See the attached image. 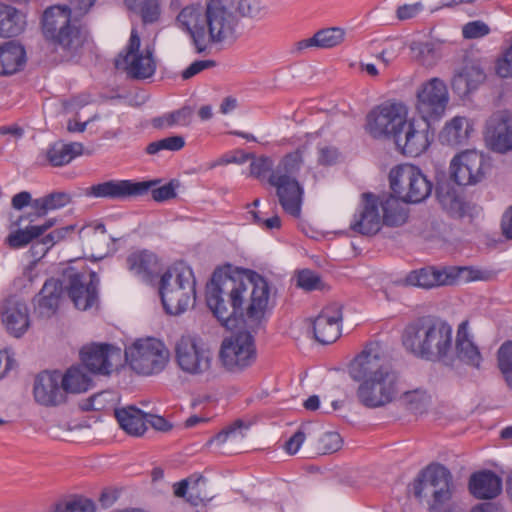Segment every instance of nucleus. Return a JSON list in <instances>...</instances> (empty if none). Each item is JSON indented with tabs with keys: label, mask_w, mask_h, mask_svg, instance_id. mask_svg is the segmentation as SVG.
Instances as JSON below:
<instances>
[{
	"label": "nucleus",
	"mask_w": 512,
	"mask_h": 512,
	"mask_svg": "<svg viewBox=\"0 0 512 512\" xmlns=\"http://www.w3.org/2000/svg\"><path fill=\"white\" fill-rule=\"evenodd\" d=\"M455 282L452 271L426 267L411 271L405 278L407 285L424 289H431L438 286L450 285Z\"/></svg>",
	"instance_id": "a878e982"
},
{
	"label": "nucleus",
	"mask_w": 512,
	"mask_h": 512,
	"mask_svg": "<svg viewBox=\"0 0 512 512\" xmlns=\"http://www.w3.org/2000/svg\"><path fill=\"white\" fill-rule=\"evenodd\" d=\"M403 402L415 412L425 411L431 403V395L422 388L407 391L402 395Z\"/></svg>",
	"instance_id": "a18cd8bd"
},
{
	"label": "nucleus",
	"mask_w": 512,
	"mask_h": 512,
	"mask_svg": "<svg viewBox=\"0 0 512 512\" xmlns=\"http://www.w3.org/2000/svg\"><path fill=\"white\" fill-rule=\"evenodd\" d=\"M452 333V327L446 322L426 316L405 327L402 343L418 358L446 362L452 350Z\"/></svg>",
	"instance_id": "39448f33"
},
{
	"label": "nucleus",
	"mask_w": 512,
	"mask_h": 512,
	"mask_svg": "<svg viewBox=\"0 0 512 512\" xmlns=\"http://www.w3.org/2000/svg\"><path fill=\"white\" fill-rule=\"evenodd\" d=\"M495 69L497 75L502 78L512 77V43L497 59Z\"/></svg>",
	"instance_id": "13d9d810"
},
{
	"label": "nucleus",
	"mask_w": 512,
	"mask_h": 512,
	"mask_svg": "<svg viewBox=\"0 0 512 512\" xmlns=\"http://www.w3.org/2000/svg\"><path fill=\"white\" fill-rule=\"evenodd\" d=\"M400 198L393 195L378 196L379 208L382 211L383 224L397 227L403 225L407 220V214L401 205Z\"/></svg>",
	"instance_id": "f704fd0d"
},
{
	"label": "nucleus",
	"mask_w": 512,
	"mask_h": 512,
	"mask_svg": "<svg viewBox=\"0 0 512 512\" xmlns=\"http://www.w3.org/2000/svg\"><path fill=\"white\" fill-rule=\"evenodd\" d=\"M473 132L472 122L464 116H455L441 130L439 139L442 144L457 147L466 145Z\"/></svg>",
	"instance_id": "cd10ccee"
},
{
	"label": "nucleus",
	"mask_w": 512,
	"mask_h": 512,
	"mask_svg": "<svg viewBox=\"0 0 512 512\" xmlns=\"http://www.w3.org/2000/svg\"><path fill=\"white\" fill-rule=\"evenodd\" d=\"M302 165L303 156L300 150L286 154L276 166L268 156L253 157L250 163V175L274 187L283 210L295 218L301 214L304 194L297 179Z\"/></svg>",
	"instance_id": "20e7f679"
},
{
	"label": "nucleus",
	"mask_w": 512,
	"mask_h": 512,
	"mask_svg": "<svg viewBox=\"0 0 512 512\" xmlns=\"http://www.w3.org/2000/svg\"><path fill=\"white\" fill-rule=\"evenodd\" d=\"M85 366H73L65 374H61V384L66 393L78 394L86 392L92 385V379Z\"/></svg>",
	"instance_id": "e433bc0d"
},
{
	"label": "nucleus",
	"mask_w": 512,
	"mask_h": 512,
	"mask_svg": "<svg viewBox=\"0 0 512 512\" xmlns=\"http://www.w3.org/2000/svg\"><path fill=\"white\" fill-rule=\"evenodd\" d=\"M51 512H95V505L89 499L75 497L56 503Z\"/></svg>",
	"instance_id": "49530a36"
},
{
	"label": "nucleus",
	"mask_w": 512,
	"mask_h": 512,
	"mask_svg": "<svg viewBox=\"0 0 512 512\" xmlns=\"http://www.w3.org/2000/svg\"><path fill=\"white\" fill-rule=\"evenodd\" d=\"M42 32L46 40L63 51L75 54L87 41V31L73 17L66 4L48 7L42 16Z\"/></svg>",
	"instance_id": "423d86ee"
},
{
	"label": "nucleus",
	"mask_w": 512,
	"mask_h": 512,
	"mask_svg": "<svg viewBox=\"0 0 512 512\" xmlns=\"http://www.w3.org/2000/svg\"><path fill=\"white\" fill-rule=\"evenodd\" d=\"M192 114L193 109L189 106H184L179 110L154 119L153 125L156 128H169L175 125L187 126L191 121Z\"/></svg>",
	"instance_id": "a19ab883"
},
{
	"label": "nucleus",
	"mask_w": 512,
	"mask_h": 512,
	"mask_svg": "<svg viewBox=\"0 0 512 512\" xmlns=\"http://www.w3.org/2000/svg\"><path fill=\"white\" fill-rule=\"evenodd\" d=\"M431 121L421 119L405 120L402 128L396 134L394 142L402 154L416 157L422 154L430 145L429 127Z\"/></svg>",
	"instance_id": "f3484780"
},
{
	"label": "nucleus",
	"mask_w": 512,
	"mask_h": 512,
	"mask_svg": "<svg viewBox=\"0 0 512 512\" xmlns=\"http://www.w3.org/2000/svg\"><path fill=\"white\" fill-rule=\"evenodd\" d=\"M404 46L400 40H393L386 44L375 57L387 68L400 54Z\"/></svg>",
	"instance_id": "5fc2aeb1"
},
{
	"label": "nucleus",
	"mask_w": 512,
	"mask_h": 512,
	"mask_svg": "<svg viewBox=\"0 0 512 512\" xmlns=\"http://www.w3.org/2000/svg\"><path fill=\"white\" fill-rule=\"evenodd\" d=\"M250 158V155L244 154L242 152H236L234 155H225L218 159L217 161L210 164L209 168L212 169L218 165H227L231 163L242 164L245 163Z\"/></svg>",
	"instance_id": "338daca9"
},
{
	"label": "nucleus",
	"mask_w": 512,
	"mask_h": 512,
	"mask_svg": "<svg viewBox=\"0 0 512 512\" xmlns=\"http://www.w3.org/2000/svg\"><path fill=\"white\" fill-rule=\"evenodd\" d=\"M297 285L306 291L320 289L321 279L311 270H303L297 276Z\"/></svg>",
	"instance_id": "052dcab7"
},
{
	"label": "nucleus",
	"mask_w": 512,
	"mask_h": 512,
	"mask_svg": "<svg viewBox=\"0 0 512 512\" xmlns=\"http://www.w3.org/2000/svg\"><path fill=\"white\" fill-rule=\"evenodd\" d=\"M497 362L507 387L512 390V341H506L499 347Z\"/></svg>",
	"instance_id": "37998d69"
},
{
	"label": "nucleus",
	"mask_w": 512,
	"mask_h": 512,
	"mask_svg": "<svg viewBox=\"0 0 512 512\" xmlns=\"http://www.w3.org/2000/svg\"><path fill=\"white\" fill-rule=\"evenodd\" d=\"M236 12V18H250L259 20L267 16L271 9L265 2H228Z\"/></svg>",
	"instance_id": "ea45409f"
},
{
	"label": "nucleus",
	"mask_w": 512,
	"mask_h": 512,
	"mask_svg": "<svg viewBox=\"0 0 512 512\" xmlns=\"http://www.w3.org/2000/svg\"><path fill=\"white\" fill-rule=\"evenodd\" d=\"M485 80V73L477 65H466L453 79V86L463 93L477 88Z\"/></svg>",
	"instance_id": "58836bf2"
},
{
	"label": "nucleus",
	"mask_w": 512,
	"mask_h": 512,
	"mask_svg": "<svg viewBox=\"0 0 512 512\" xmlns=\"http://www.w3.org/2000/svg\"><path fill=\"white\" fill-rule=\"evenodd\" d=\"M175 196V186L171 182L152 190V198L158 202L172 199Z\"/></svg>",
	"instance_id": "69168bd1"
},
{
	"label": "nucleus",
	"mask_w": 512,
	"mask_h": 512,
	"mask_svg": "<svg viewBox=\"0 0 512 512\" xmlns=\"http://www.w3.org/2000/svg\"><path fill=\"white\" fill-rule=\"evenodd\" d=\"M305 428L306 426L302 425L286 442L285 448L290 455L296 454L303 444L306 437Z\"/></svg>",
	"instance_id": "e2e57ef3"
},
{
	"label": "nucleus",
	"mask_w": 512,
	"mask_h": 512,
	"mask_svg": "<svg viewBox=\"0 0 512 512\" xmlns=\"http://www.w3.org/2000/svg\"><path fill=\"white\" fill-rule=\"evenodd\" d=\"M345 38V31L338 27L322 29L314 34L316 47L329 49L340 45Z\"/></svg>",
	"instance_id": "c03bdc74"
},
{
	"label": "nucleus",
	"mask_w": 512,
	"mask_h": 512,
	"mask_svg": "<svg viewBox=\"0 0 512 512\" xmlns=\"http://www.w3.org/2000/svg\"><path fill=\"white\" fill-rule=\"evenodd\" d=\"M25 16L11 5L0 2V37H15L25 28Z\"/></svg>",
	"instance_id": "72a5a7b5"
},
{
	"label": "nucleus",
	"mask_w": 512,
	"mask_h": 512,
	"mask_svg": "<svg viewBox=\"0 0 512 512\" xmlns=\"http://www.w3.org/2000/svg\"><path fill=\"white\" fill-rule=\"evenodd\" d=\"M456 352L460 361L474 368H480L482 361L481 353L478 347L468 337L465 324H462L457 332Z\"/></svg>",
	"instance_id": "c9c22d12"
},
{
	"label": "nucleus",
	"mask_w": 512,
	"mask_h": 512,
	"mask_svg": "<svg viewBox=\"0 0 512 512\" xmlns=\"http://www.w3.org/2000/svg\"><path fill=\"white\" fill-rule=\"evenodd\" d=\"M436 195L443 209L448 212H458L461 209L462 201L457 190L448 183L439 184Z\"/></svg>",
	"instance_id": "79ce46f5"
},
{
	"label": "nucleus",
	"mask_w": 512,
	"mask_h": 512,
	"mask_svg": "<svg viewBox=\"0 0 512 512\" xmlns=\"http://www.w3.org/2000/svg\"><path fill=\"white\" fill-rule=\"evenodd\" d=\"M453 272V275L455 276L456 280H462L465 282L470 281H485L488 280L490 277V274L486 271L472 268V267H460L456 271L451 270Z\"/></svg>",
	"instance_id": "6e6d98bb"
},
{
	"label": "nucleus",
	"mask_w": 512,
	"mask_h": 512,
	"mask_svg": "<svg viewBox=\"0 0 512 512\" xmlns=\"http://www.w3.org/2000/svg\"><path fill=\"white\" fill-rule=\"evenodd\" d=\"M215 61L213 60H198L190 64L183 72H182V78L183 79H190L196 74L200 73L201 71L214 67Z\"/></svg>",
	"instance_id": "0e129e2a"
},
{
	"label": "nucleus",
	"mask_w": 512,
	"mask_h": 512,
	"mask_svg": "<svg viewBox=\"0 0 512 512\" xmlns=\"http://www.w3.org/2000/svg\"><path fill=\"white\" fill-rule=\"evenodd\" d=\"M158 265L156 255L147 250L134 251L126 258L129 272L142 281H149Z\"/></svg>",
	"instance_id": "c756f323"
},
{
	"label": "nucleus",
	"mask_w": 512,
	"mask_h": 512,
	"mask_svg": "<svg viewBox=\"0 0 512 512\" xmlns=\"http://www.w3.org/2000/svg\"><path fill=\"white\" fill-rule=\"evenodd\" d=\"M448 102V88L440 78L434 77L425 81L417 91L416 108L426 121L440 120L445 114Z\"/></svg>",
	"instance_id": "4468645a"
},
{
	"label": "nucleus",
	"mask_w": 512,
	"mask_h": 512,
	"mask_svg": "<svg viewBox=\"0 0 512 512\" xmlns=\"http://www.w3.org/2000/svg\"><path fill=\"white\" fill-rule=\"evenodd\" d=\"M424 11V6L421 2H405L396 9V16L399 20L405 21L417 17Z\"/></svg>",
	"instance_id": "680f3d73"
},
{
	"label": "nucleus",
	"mask_w": 512,
	"mask_h": 512,
	"mask_svg": "<svg viewBox=\"0 0 512 512\" xmlns=\"http://www.w3.org/2000/svg\"><path fill=\"white\" fill-rule=\"evenodd\" d=\"M342 306L331 303L325 306L313 322L315 339L321 344L335 342L340 336Z\"/></svg>",
	"instance_id": "b1692460"
},
{
	"label": "nucleus",
	"mask_w": 512,
	"mask_h": 512,
	"mask_svg": "<svg viewBox=\"0 0 512 512\" xmlns=\"http://www.w3.org/2000/svg\"><path fill=\"white\" fill-rule=\"evenodd\" d=\"M342 446V438L337 432H325L318 440V450L323 454L334 453Z\"/></svg>",
	"instance_id": "864d4df0"
},
{
	"label": "nucleus",
	"mask_w": 512,
	"mask_h": 512,
	"mask_svg": "<svg viewBox=\"0 0 512 512\" xmlns=\"http://www.w3.org/2000/svg\"><path fill=\"white\" fill-rule=\"evenodd\" d=\"M206 302L224 326L237 314L243 315L244 310L248 319L259 321L270 308V286L256 273L244 279L238 273L218 269L206 286Z\"/></svg>",
	"instance_id": "f257e3e1"
},
{
	"label": "nucleus",
	"mask_w": 512,
	"mask_h": 512,
	"mask_svg": "<svg viewBox=\"0 0 512 512\" xmlns=\"http://www.w3.org/2000/svg\"><path fill=\"white\" fill-rule=\"evenodd\" d=\"M24 48L13 41L0 46V75H12L25 64Z\"/></svg>",
	"instance_id": "2f4dec72"
},
{
	"label": "nucleus",
	"mask_w": 512,
	"mask_h": 512,
	"mask_svg": "<svg viewBox=\"0 0 512 512\" xmlns=\"http://www.w3.org/2000/svg\"><path fill=\"white\" fill-rule=\"evenodd\" d=\"M151 186L152 183L147 181L109 180L86 188L85 195L94 198L125 200L146 194Z\"/></svg>",
	"instance_id": "6ab92c4d"
},
{
	"label": "nucleus",
	"mask_w": 512,
	"mask_h": 512,
	"mask_svg": "<svg viewBox=\"0 0 512 512\" xmlns=\"http://www.w3.org/2000/svg\"><path fill=\"white\" fill-rule=\"evenodd\" d=\"M98 285L99 277L93 271L79 273L69 268L64 273L63 287L79 310L86 311L97 303Z\"/></svg>",
	"instance_id": "2eb2a0df"
},
{
	"label": "nucleus",
	"mask_w": 512,
	"mask_h": 512,
	"mask_svg": "<svg viewBox=\"0 0 512 512\" xmlns=\"http://www.w3.org/2000/svg\"><path fill=\"white\" fill-rule=\"evenodd\" d=\"M227 3L192 2L178 14L177 23L189 33L197 53L233 38L238 20L234 7Z\"/></svg>",
	"instance_id": "7ed1b4c3"
},
{
	"label": "nucleus",
	"mask_w": 512,
	"mask_h": 512,
	"mask_svg": "<svg viewBox=\"0 0 512 512\" xmlns=\"http://www.w3.org/2000/svg\"><path fill=\"white\" fill-rule=\"evenodd\" d=\"M159 292L167 313L180 315L187 311L196 299L192 269L184 263H176L169 267L161 276Z\"/></svg>",
	"instance_id": "0eeeda50"
},
{
	"label": "nucleus",
	"mask_w": 512,
	"mask_h": 512,
	"mask_svg": "<svg viewBox=\"0 0 512 512\" xmlns=\"http://www.w3.org/2000/svg\"><path fill=\"white\" fill-rule=\"evenodd\" d=\"M486 159L475 150H467L456 155L450 163V176L458 185H473L485 175Z\"/></svg>",
	"instance_id": "a211bd4d"
},
{
	"label": "nucleus",
	"mask_w": 512,
	"mask_h": 512,
	"mask_svg": "<svg viewBox=\"0 0 512 512\" xmlns=\"http://www.w3.org/2000/svg\"><path fill=\"white\" fill-rule=\"evenodd\" d=\"M247 429L248 426L243 421L237 420L232 425H230L229 427L218 433L216 436H214L212 439H210L208 443L223 444L229 438L242 439L245 436L244 431H246Z\"/></svg>",
	"instance_id": "3c124183"
},
{
	"label": "nucleus",
	"mask_w": 512,
	"mask_h": 512,
	"mask_svg": "<svg viewBox=\"0 0 512 512\" xmlns=\"http://www.w3.org/2000/svg\"><path fill=\"white\" fill-rule=\"evenodd\" d=\"M115 417L120 427L130 435L140 436L146 429V414L135 406L115 410Z\"/></svg>",
	"instance_id": "473e14b6"
},
{
	"label": "nucleus",
	"mask_w": 512,
	"mask_h": 512,
	"mask_svg": "<svg viewBox=\"0 0 512 512\" xmlns=\"http://www.w3.org/2000/svg\"><path fill=\"white\" fill-rule=\"evenodd\" d=\"M84 147L79 142H56L47 150V160L52 166L58 167L70 163L74 158L83 154Z\"/></svg>",
	"instance_id": "4c0bfd02"
},
{
	"label": "nucleus",
	"mask_w": 512,
	"mask_h": 512,
	"mask_svg": "<svg viewBox=\"0 0 512 512\" xmlns=\"http://www.w3.org/2000/svg\"><path fill=\"white\" fill-rule=\"evenodd\" d=\"M125 359L135 373L150 376L164 370L169 360V351L159 340L139 339L126 347Z\"/></svg>",
	"instance_id": "9d476101"
},
{
	"label": "nucleus",
	"mask_w": 512,
	"mask_h": 512,
	"mask_svg": "<svg viewBox=\"0 0 512 512\" xmlns=\"http://www.w3.org/2000/svg\"><path fill=\"white\" fill-rule=\"evenodd\" d=\"M175 361L180 370L192 377L214 380L217 365L212 350L197 336L183 335L175 344Z\"/></svg>",
	"instance_id": "1a4fd4ad"
},
{
	"label": "nucleus",
	"mask_w": 512,
	"mask_h": 512,
	"mask_svg": "<svg viewBox=\"0 0 512 512\" xmlns=\"http://www.w3.org/2000/svg\"><path fill=\"white\" fill-rule=\"evenodd\" d=\"M63 290V285L56 279H48L36 300V309L40 316H52L59 305V300Z\"/></svg>",
	"instance_id": "7c9ffc66"
},
{
	"label": "nucleus",
	"mask_w": 512,
	"mask_h": 512,
	"mask_svg": "<svg viewBox=\"0 0 512 512\" xmlns=\"http://www.w3.org/2000/svg\"><path fill=\"white\" fill-rule=\"evenodd\" d=\"M71 202V196L65 192H53L44 197L33 200L32 211L19 218V222L26 219L30 223L45 216L49 211L65 207Z\"/></svg>",
	"instance_id": "c85d7f7f"
},
{
	"label": "nucleus",
	"mask_w": 512,
	"mask_h": 512,
	"mask_svg": "<svg viewBox=\"0 0 512 512\" xmlns=\"http://www.w3.org/2000/svg\"><path fill=\"white\" fill-rule=\"evenodd\" d=\"M487 138L496 152L505 153L512 150V115H493L487 125Z\"/></svg>",
	"instance_id": "393cba45"
},
{
	"label": "nucleus",
	"mask_w": 512,
	"mask_h": 512,
	"mask_svg": "<svg viewBox=\"0 0 512 512\" xmlns=\"http://www.w3.org/2000/svg\"><path fill=\"white\" fill-rule=\"evenodd\" d=\"M129 10L138 13L144 23H153L160 16L158 2H130Z\"/></svg>",
	"instance_id": "8fccbe9b"
},
{
	"label": "nucleus",
	"mask_w": 512,
	"mask_h": 512,
	"mask_svg": "<svg viewBox=\"0 0 512 512\" xmlns=\"http://www.w3.org/2000/svg\"><path fill=\"white\" fill-rule=\"evenodd\" d=\"M392 191L404 202L419 203L432 192V184L422 171L411 164L393 168L389 174Z\"/></svg>",
	"instance_id": "9b49d317"
},
{
	"label": "nucleus",
	"mask_w": 512,
	"mask_h": 512,
	"mask_svg": "<svg viewBox=\"0 0 512 512\" xmlns=\"http://www.w3.org/2000/svg\"><path fill=\"white\" fill-rule=\"evenodd\" d=\"M490 28L482 21H472L465 24L462 28V34L465 39H477L488 35Z\"/></svg>",
	"instance_id": "bf43d9fd"
},
{
	"label": "nucleus",
	"mask_w": 512,
	"mask_h": 512,
	"mask_svg": "<svg viewBox=\"0 0 512 512\" xmlns=\"http://www.w3.org/2000/svg\"><path fill=\"white\" fill-rule=\"evenodd\" d=\"M407 118L404 105L385 103L373 109L367 115V130L374 138L392 137L402 128Z\"/></svg>",
	"instance_id": "dca6fc26"
},
{
	"label": "nucleus",
	"mask_w": 512,
	"mask_h": 512,
	"mask_svg": "<svg viewBox=\"0 0 512 512\" xmlns=\"http://www.w3.org/2000/svg\"><path fill=\"white\" fill-rule=\"evenodd\" d=\"M80 355L85 368L100 375H109L113 370V363L121 357L119 348L106 343L84 346Z\"/></svg>",
	"instance_id": "412c9836"
},
{
	"label": "nucleus",
	"mask_w": 512,
	"mask_h": 512,
	"mask_svg": "<svg viewBox=\"0 0 512 512\" xmlns=\"http://www.w3.org/2000/svg\"><path fill=\"white\" fill-rule=\"evenodd\" d=\"M382 224L378 196L373 193L362 194V201L353 215L350 229L360 235L372 236L380 231Z\"/></svg>",
	"instance_id": "aec40b11"
},
{
	"label": "nucleus",
	"mask_w": 512,
	"mask_h": 512,
	"mask_svg": "<svg viewBox=\"0 0 512 512\" xmlns=\"http://www.w3.org/2000/svg\"><path fill=\"white\" fill-rule=\"evenodd\" d=\"M74 230L73 225L65 226L62 228L55 229L50 233L46 234L41 240L40 244L44 245L43 255L53 247L56 243L65 239V237Z\"/></svg>",
	"instance_id": "4d7b16f0"
},
{
	"label": "nucleus",
	"mask_w": 512,
	"mask_h": 512,
	"mask_svg": "<svg viewBox=\"0 0 512 512\" xmlns=\"http://www.w3.org/2000/svg\"><path fill=\"white\" fill-rule=\"evenodd\" d=\"M468 489L477 499H493L502 491V480L489 470L475 472L469 478Z\"/></svg>",
	"instance_id": "bb28decb"
},
{
	"label": "nucleus",
	"mask_w": 512,
	"mask_h": 512,
	"mask_svg": "<svg viewBox=\"0 0 512 512\" xmlns=\"http://www.w3.org/2000/svg\"><path fill=\"white\" fill-rule=\"evenodd\" d=\"M36 238H38V236L33 230V226L30 225L24 229H18L15 232L9 234L7 237V243L11 248L18 249L28 245Z\"/></svg>",
	"instance_id": "603ef678"
},
{
	"label": "nucleus",
	"mask_w": 512,
	"mask_h": 512,
	"mask_svg": "<svg viewBox=\"0 0 512 512\" xmlns=\"http://www.w3.org/2000/svg\"><path fill=\"white\" fill-rule=\"evenodd\" d=\"M410 48L414 57L423 64L430 65L437 58V44L432 41L413 42Z\"/></svg>",
	"instance_id": "de8ad7c7"
},
{
	"label": "nucleus",
	"mask_w": 512,
	"mask_h": 512,
	"mask_svg": "<svg viewBox=\"0 0 512 512\" xmlns=\"http://www.w3.org/2000/svg\"><path fill=\"white\" fill-rule=\"evenodd\" d=\"M34 398L43 406H56L63 403L66 394L61 384V373L44 371L38 374L34 381Z\"/></svg>",
	"instance_id": "5701e85b"
},
{
	"label": "nucleus",
	"mask_w": 512,
	"mask_h": 512,
	"mask_svg": "<svg viewBox=\"0 0 512 512\" xmlns=\"http://www.w3.org/2000/svg\"><path fill=\"white\" fill-rule=\"evenodd\" d=\"M140 37L136 29H132L128 45L124 53L119 54L115 66L122 69L133 79H148L156 71V60L153 49L146 47L140 50Z\"/></svg>",
	"instance_id": "ddd939ff"
},
{
	"label": "nucleus",
	"mask_w": 512,
	"mask_h": 512,
	"mask_svg": "<svg viewBox=\"0 0 512 512\" xmlns=\"http://www.w3.org/2000/svg\"><path fill=\"white\" fill-rule=\"evenodd\" d=\"M218 357L222 366L230 372H240L252 366L257 358L253 335L242 331L225 338L221 343Z\"/></svg>",
	"instance_id": "f8f14e48"
},
{
	"label": "nucleus",
	"mask_w": 512,
	"mask_h": 512,
	"mask_svg": "<svg viewBox=\"0 0 512 512\" xmlns=\"http://www.w3.org/2000/svg\"><path fill=\"white\" fill-rule=\"evenodd\" d=\"M349 376L359 386L358 402L366 408L384 407L395 400L399 393L398 373L387 361L378 342H370L355 356L348 366Z\"/></svg>",
	"instance_id": "f03ea898"
},
{
	"label": "nucleus",
	"mask_w": 512,
	"mask_h": 512,
	"mask_svg": "<svg viewBox=\"0 0 512 512\" xmlns=\"http://www.w3.org/2000/svg\"><path fill=\"white\" fill-rule=\"evenodd\" d=\"M147 423H149L155 430L161 432H168L172 429V424L162 416L158 415L146 414V424Z\"/></svg>",
	"instance_id": "774afa93"
},
{
	"label": "nucleus",
	"mask_w": 512,
	"mask_h": 512,
	"mask_svg": "<svg viewBox=\"0 0 512 512\" xmlns=\"http://www.w3.org/2000/svg\"><path fill=\"white\" fill-rule=\"evenodd\" d=\"M184 145V138L182 136L175 135L149 143L146 147V152L153 155L162 150L179 151L184 147Z\"/></svg>",
	"instance_id": "09e8293b"
},
{
	"label": "nucleus",
	"mask_w": 512,
	"mask_h": 512,
	"mask_svg": "<svg viewBox=\"0 0 512 512\" xmlns=\"http://www.w3.org/2000/svg\"><path fill=\"white\" fill-rule=\"evenodd\" d=\"M1 321L6 331L13 337L20 338L30 327L29 308L22 299L11 296L1 306Z\"/></svg>",
	"instance_id": "4be33fe9"
},
{
	"label": "nucleus",
	"mask_w": 512,
	"mask_h": 512,
	"mask_svg": "<svg viewBox=\"0 0 512 512\" xmlns=\"http://www.w3.org/2000/svg\"><path fill=\"white\" fill-rule=\"evenodd\" d=\"M412 491L430 512H441L455 492L453 476L449 469L441 464L429 465L413 482Z\"/></svg>",
	"instance_id": "6e6552de"
}]
</instances>
